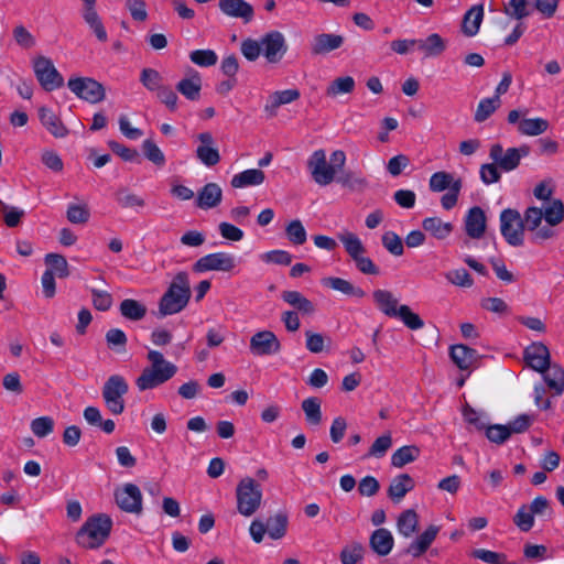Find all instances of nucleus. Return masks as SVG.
Wrapping results in <instances>:
<instances>
[{
	"instance_id": "nucleus-1",
	"label": "nucleus",
	"mask_w": 564,
	"mask_h": 564,
	"mask_svg": "<svg viewBox=\"0 0 564 564\" xmlns=\"http://www.w3.org/2000/svg\"><path fill=\"white\" fill-rule=\"evenodd\" d=\"M564 219V204L561 199H553L543 210L532 206L528 207L523 218L518 210L507 208L500 214V231L506 241L513 247L523 245L524 230L533 234V240L541 242L555 236L553 227Z\"/></svg>"
},
{
	"instance_id": "nucleus-2",
	"label": "nucleus",
	"mask_w": 564,
	"mask_h": 564,
	"mask_svg": "<svg viewBox=\"0 0 564 564\" xmlns=\"http://www.w3.org/2000/svg\"><path fill=\"white\" fill-rule=\"evenodd\" d=\"M147 359L149 366L135 379V387L139 391L155 389L167 382L177 372V367L166 360L163 354L158 350L149 349Z\"/></svg>"
},
{
	"instance_id": "nucleus-3",
	"label": "nucleus",
	"mask_w": 564,
	"mask_h": 564,
	"mask_svg": "<svg viewBox=\"0 0 564 564\" xmlns=\"http://www.w3.org/2000/svg\"><path fill=\"white\" fill-rule=\"evenodd\" d=\"M191 299V284L188 274L178 272L172 280L166 292L160 300L159 312L162 316L173 315L181 312Z\"/></svg>"
},
{
	"instance_id": "nucleus-4",
	"label": "nucleus",
	"mask_w": 564,
	"mask_h": 564,
	"mask_svg": "<svg viewBox=\"0 0 564 564\" xmlns=\"http://www.w3.org/2000/svg\"><path fill=\"white\" fill-rule=\"evenodd\" d=\"M112 519L106 513L89 517L76 535L77 543L89 550L100 547L109 538Z\"/></svg>"
},
{
	"instance_id": "nucleus-5",
	"label": "nucleus",
	"mask_w": 564,
	"mask_h": 564,
	"mask_svg": "<svg viewBox=\"0 0 564 564\" xmlns=\"http://www.w3.org/2000/svg\"><path fill=\"white\" fill-rule=\"evenodd\" d=\"M237 511L243 517L253 516L261 506L262 489L251 477L242 478L236 488Z\"/></svg>"
},
{
	"instance_id": "nucleus-6",
	"label": "nucleus",
	"mask_w": 564,
	"mask_h": 564,
	"mask_svg": "<svg viewBox=\"0 0 564 564\" xmlns=\"http://www.w3.org/2000/svg\"><path fill=\"white\" fill-rule=\"evenodd\" d=\"M129 390L128 382L120 375L110 376L102 387V399L107 409L115 415L124 411V394Z\"/></svg>"
},
{
	"instance_id": "nucleus-7",
	"label": "nucleus",
	"mask_w": 564,
	"mask_h": 564,
	"mask_svg": "<svg viewBox=\"0 0 564 564\" xmlns=\"http://www.w3.org/2000/svg\"><path fill=\"white\" fill-rule=\"evenodd\" d=\"M529 153L528 145L505 150L500 143H495L490 147L489 158L502 172H511L519 166L521 159L528 156Z\"/></svg>"
},
{
	"instance_id": "nucleus-8",
	"label": "nucleus",
	"mask_w": 564,
	"mask_h": 564,
	"mask_svg": "<svg viewBox=\"0 0 564 564\" xmlns=\"http://www.w3.org/2000/svg\"><path fill=\"white\" fill-rule=\"evenodd\" d=\"M528 109H513L509 111L507 120L510 124H517V131L521 135L538 137L543 134L550 127L544 118H527Z\"/></svg>"
},
{
	"instance_id": "nucleus-9",
	"label": "nucleus",
	"mask_w": 564,
	"mask_h": 564,
	"mask_svg": "<svg viewBox=\"0 0 564 564\" xmlns=\"http://www.w3.org/2000/svg\"><path fill=\"white\" fill-rule=\"evenodd\" d=\"M33 70L40 85L46 91H52L63 86L64 79L54 66L53 62L45 56H37L33 59Z\"/></svg>"
},
{
	"instance_id": "nucleus-10",
	"label": "nucleus",
	"mask_w": 564,
	"mask_h": 564,
	"mask_svg": "<svg viewBox=\"0 0 564 564\" xmlns=\"http://www.w3.org/2000/svg\"><path fill=\"white\" fill-rule=\"evenodd\" d=\"M67 86L78 98L97 104L105 99V88L97 80L90 77L69 78Z\"/></svg>"
},
{
	"instance_id": "nucleus-11",
	"label": "nucleus",
	"mask_w": 564,
	"mask_h": 564,
	"mask_svg": "<svg viewBox=\"0 0 564 564\" xmlns=\"http://www.w3.org/2000/svg\"><path fill=\"white\" fill-rule=\"evenodd\" d=\"M307 167L314 182L321 186L329 185L336 176L335 166L326 161L323 149L315 150L307 160Z\"/></svg>"
},
{
	"instance_id": "nucleus-12",
	"label": "nucleus",
	"mask_w": 564,
	"mask_h": 564,
	"mask_svg": "<svg viewBox=\"0 0 564 564\" xmlns=\"http://www.w3.org/2000/svg\"><path fill=\"white\" fill-rule=\"evenodd\" d=\"M237 258L228 252H214L199 258L194 263V271H221L230 272L237 267Z\"/></svg>"
},
{
	"instance_id": "nucleus-13",
	"label": "nucleus",
	"mask_w": 564,
	"mask_h": 564,
	"mask_svg": "<svg viewBox=\"0 0 564 564\" xmlns=\"http://www.w3.org/2000/svg\"><path fill=\"white\" fill-rule=\"evenodd\" d=\"M142 494L134 484H124L115 490L117 506L124 512L140 514L142 512Z\"/></svg>"
},
{
	"instance_id": "nucleus-14",
	"label": "nucleus",
	"mask_w": 564,
	"mask_h": 564,
	"mask_svg": "<svg viewBox=\"0 0 564 564\" xmlns=\"http://www.w3.org/2000/svg\"><path fill=\"white\" fill-rule=\"evenodd\" d=\"M262 54L269 63H279L288 51L285 36L280 31H271L261 39Z\"/></svg>"
},
{
	"instance_id": "nucleus-15",
	"label": "nucleus",
	"mask_w": 564,
	"mask_h": 564,
	"mask_svg": "<svg viewBox=\"0 0 564 564\" xmlns=\"http://www.w3.org/2000/svg\"><path fill=\"white\" fill-rule=\"evenodd\" d=\"M249 349L253 356H272L280 352L281 343L273 332L260 330L251 336Z\"/></svg>"
},
{
	"instance_id": "nucleus-16",
	"label": "nucleus",
	"mask_w": 564,
	"mask_h": 564,
	"mask_svg": "<svg viewBox=\"0 0 564 564\" xmlns=\"http://www.w3.org/2000/svg\"><path fill=\"white\" fill-rule=\"evenodd\" d=\"M197 141L199 142L196 149V158L202 164L207 167H212L219 163L220 154L218 148L215 144V139L210 132H202L197 134Z\"/></svg>"
},
{
	"instance_id": "nucleus-17",
	"label": "nucleus",
	"mask_w": 564,
	"mask_h": 564,
	"mask_svg": "<svg viewBox=\"0 0 564 564\" xmlns=\"http://www.w3.org/2000/svg\"><path fill=\"white\" fill-rule=\"evenodd\" d=\"M344 36L336 33H317L310 41V52L313 56L326 55L338 50L344 44Z\"/></svg>"
},
{
	"instance_id": "nucleus-18",
	"label": "nucleus",
	"mask_w": 564,
	"mask_h": 564,
	"mask_svg": "<svg viewBox=\"0 0 564 564\" xmlns=\"http://www.w3.org/2000/svg\"><path fill=\"white\" fill-rule=\"evenodd\" d=\"M466 235L473 239H480L487 228V217L479 206L469 208L464 218Z\"/></svg>"
},
{
	"instance_id": "nucleus-19",
	"label": "nucleus",
	"mask_w": 564,
	"mask_h": 564,
	"mask_svg": "<svg viewBox=\"0 0 564 564\" xmlns=\"http://www.w3.org/2000/svg\"><path fill=\"white\" fill-rule=\"evenodd\" d=\"M549 348L542 343H532L524 349V360L536 372L544 371L551 362Z\"/></svg>"
},
{
	"instance_id": "nucleus-20",
	"label": "nucleus",
	"mask_w": 564,
	"mask_h": 564,
	"mask_svg": "<svg viewBox=\"0 0 564 564\" xmlns=\"http://www.w3.org/2000/svg\"><path fill=\"white\" fill-rule=\"evenodd\" d=\"M220 11L230 18L241 19L248 23L253 19V8L245 0H219Z\"/></svg>"
},
{
	"instance_id": "nucleus-21",
	"label": "nucleus",
	"mask_w": 564,
	"mask_h": 564,
	"mask_svg": "<svg viewBox=\"0 0 564 564\" xmlns=\"http://www.w3.org/2000/svg\"><path fill=\"white\" fill-rule=\"evenodd\" d=\"M39 118L45 129L55 138H65L68 134V129L52 109L41 107Z\"/></svg>"
},
{
	"instance_id": "nucleus-22",
	"label": "nucleus",
	"mask_w": 564,
	"mask_h": 564,
	"mask_svg": "<svg viewBox=\"0 0 564 564\" xmlns=\"http://www.w3.org/2000/svg\"><path fill=\"white\" fill-rule=\"evenodd\" d=\"M223 198V191L216 183H207L198 192L196 205L202 209H210L218 206Z\"/></svg>"
},
{
	"instance_id": "nucleus-23",
	"label": "nucleus",
	"mask_w": 564,
	"mask_h": 564,
	"mask_svg": "<svg viewBox=\"0 0 564 564\" xmlns=\"http://www.w3.org/2000/svg\"><path fill=\"white\" fill-rule=\"evenodd\" d=\"M372 299L377 307L387 316H397L399 300L391 291L378 289L372 292Z\"/></svg>"
},
{
	"instance_id": "nucleus-24",
	"label": "nucleus",
	"mask_w": 564,
	"mask_h": 564,
	"mask_svg": "<svg viewBox=\"0 0 564 564\" xmlns=\"http://www.w3.org/2000/svg\"><path fill=\"white\" fill-rule=\"evenodd\" d=\"M484 20V6L476 4L473 6L463 18L462 22V31L466 36H475L480 29L481 22Z\"/></svg>"
},
{
	"instance_id": "nucleus-25",
	"label": "nucleus",
	"mask_w": 564,
	"mask_h": 564,
	"mask_svg": "<svg viewBox=\"0 0 564 564\" xmlns=\"http://www.w3.org/2000/svg\"><path fill=\"white\" fill-rule=\"evenodd\" d=\"M453 362L462 370L469 369L477 361V351L466 345H453L449 350Z\"/></svg>"
},
{
	"instance_id": "nucleus-26",
	"label": "nucleus",
	"mask_w": 564,
	"mask_h": 564,
	"mask_svg": "<svg viewBox=\"0 0 564 564\" xmlns=\"http://www.w3.org/2000/svg\"><path fill=\"white\" fill-rule=\"evenodd\" d=\"M414 488V480L408 474L395 476L389 486L388 496L394 502H400Z\"/></svg>"
},
{
	"instance_id": "nucleus-27",
	"label": "nucleus",
	"mask_w": 564,
	"mask_h": 564,
	"mask_svg": "<svg viewBox=\"0 0 564 564\" xmlns=\"http://www.w3.org/2000/svg\"><path fill=\"white\" fill-rule=\"evenodd\" d=\"M264 180L265 175L260 169H249L235 174L230 181V185L234 188L259 186Z\"/></svg>"
},
{
	"instance_id": "nucleus-28",
	"label": "nucleus",
	"mask_w": 564,
	"mask_h": 564,
	"mask_svg": "<svg viewBox=\"0 0 564 564\" xmlns=\"http://www.w3.org/2000/svg\"><path fill=\"white\" fill-rule=\"evenodd\" d=\"M544 382L554 392L560 395L564 391V369L557 364H549L544 371H540Z\"/></svg>"
},
{
	"instance_id": "nucleus-29",
	"label": "nucleus",
	"mask_w": 564,
	"mask_h": 564,
	"mask_svg": "<svg viewBox=\"0 0 564 564\" xmlns=\"http://www.w3.org/2000/svg\"><path fill=\"white\" fill-rule=\"evenodd\" d=\"M417 48L425 57H436L446 50V41L437 33L430 34L426 39H416Z\"/></svg>"
},
{
	"instance_id": "nucleus-30",
	"label": "nucleus",
	"mask_w": 564,
	"mask_h": 564,
	"mask_svg": "<svg viewBox=\"0 0 564 564\" xmlns=\"http://www.w3.org/2000/svg\"><path fill=\"white\" fill-rule=\"evenodd\" d=\"M300 91L297 89H285L275 91L268 98V101L264 106V111L270 116H274L276 113V109L294 100L299 99Z\"/></svg>"
},
{
	"instance_id": "nucleus-31",
	"label": "nucleus",
	"mask_w": 564,
	"mask_h": 564,
	"mask_svg": "<svg viewBox=\"0 0 564 564\" xmlns=\"http://www.w3.org/2000/svg\"><path fill=\"white\" fill-rule=\"evenodd\" d=\"M176 89L188 100H198L202 89V78L197 72H194L189 77L181 79Z\"/></svg>"
},
{
	"instance_id": "nucleus-32",
	"label": "nucleus",
	"mask_w": 564,
	"mask_h": 564,
	"mask_svg": "<svg viewBox=\"0 0 564 564\" xmlns=\"http://www.w3.org/2000/svg\"><path fill=\"white\" fill-rule=\"evenodd\" d=\"M438 533V528L430 525L422 534H420L408 547V553L413 557L421 556L432 544Z\"/></svg>"
},
{
	"instance_id": "nucleus-33",
	"label": "nucleus",
	"mask_w": 564,
	"mask_h": 564,
	"mask_svg": "<svg viewBox=\"0 0 564 564\" xmlns=\"http://www.w3.org/2000/svg\"><path fill=\"white\" fill-rule=\"evenodd\" d=\"M322 284L348 296L362 297L365 295L362 289L355 286L350 281L341 278H324L322 279Z\"/></svg>"
},
{
	"instance_id": "nucleus-34",
	"label": "nucleus",
	"mask_w": 564,
	"mask_h": 564,
	"mask_svg": "<svg viewBox=\"0 0 564 564\" xmlns=\"http://www.w3.org/2000/svg\"><path fill=\"white\" fill-rule=\"evenodd\" d=\"M370 545L378 555L384 556L393 547V536L387 529H377L370 538Z\"/></svg>"
},
{
	"instance_id": "nucleus-35",
	"label": "nucleus",
	"mask_w": 564,
	"mask_h": 564,
	"mask_svg": "<svg viewBox=\"0 0 564 564\" xmlns=\"http://www.w3.org/2000/svg\"><path fill=\"white\" fill-rule=\"evenodd\" d=\"M337 238L343 243L346 252L351 258V260L359 257L360 254L366 253V248L360 238L356 234L348 230H343L337 234Z\"/></svg>"
},
{
	"instance_id": "nucleus-36",
	"label": "nucleus",
	"mask_w": 564,
	"mask_h": 564,
	"mask_svg": "<svg viewBox=\"0 0 564 564\" xmlns=\"http://www.w3.org/2000/svg\"><path fill=\"white\" fill-rule=\"evenodd\" d=\"M422 227L438 240L446 239L453 231L451 223L443 221L438 217H427L422 221Z\"/></svg>"
},
{
	"instance_id": "nucleus-37",
	"label": "nucleus",
	"mask_w": 564,
	"mask_h": 564,
	"mask_svg": "<svg viewBox=\"0 0 564 564\" xmlns=\"http://www.w3.org/2000/svg\"><path fill=\"white\" fill-rule=\"evenodd\" d=\"M82 17L98 41L106 42L108 40L106 28L96 10V7L88 10H82Z\"/></svg>"
},
{
	"instance_id": "nucleus-38",
	"label": "nucleus",
	"mask_w": 564,
	"mask_h": 564,
	"mask_svg": "<svg viewBox=\"0 0 564 564\" xmlns=\"http://www.w3.org/2000/svg\"><path fill=\"white\" fill-rule=\"evenodd\" d=\"M420 448L415 445H405L398 448L391 456V465L401 468L406 464L416 460L420 456Z\"/></svg>"
},
{
	"instance_id": "nucleus-39",
	"label": "nucleus",
	"mask_w": 564,
	"mask_h": 564,
	"mask_svg": "<svg viewBox=\"0 0 564 564\" xmlns=\"http://www.w3.org/2000/svg\"><path fill=\"white\" fill-rule=\"evenodd\" d=\"M281 297L303 314H312L315 311L313 303L297 291H284Z\"/></svg>"
},
{
	"instance_id": "nucleus-40",
	"label": "nucleus",
	"mask_w": 564,
	"mask_h": 564,
	"mask_svg": "<svg viewBox=\"0 0 564 564\" xmlns=\"http://www.w3.org/2000/svg\"><path fill=\"white\" fill-rule=\"evenodd\" d=\"M337 182L352 191V192H362L368 187V181L367 178L360 174L352 171L344 172L338 178Z\"/></svg>"
},
{
	"instance_id": "nucleus-41",
	"label": "nucleus",
	"mask_w": 564,
	"mask_h": 564,
	"mask_svg": "<svg viewBox=\"0 0 564 564\" xmlns=\"http://www.w3.org/2000/svg\"><path fill=\"white\" fill-rule=\"evenodd\" d=\"M458 178H455L453 174L444 171L435 172L431 175L429 181V187L434 193H440L445 189H452L455 182Z\"/></svg>"
},
{
	"instance_id": "nucleus-42",
	"label": "nucleus",
	"mask_w": 564,
	"mask_h": 564,
	"mask_svg": "<svg viewBox=\"0 0 564 564\" xmlns=\"http://www.w3.org/2000/svg\"><path fill=\"white\" fill-rule=\"evenodd\" d=\"M120 313L128 319L140 321L145 316L147 307L135 300L126 299L120 303Z\"/></svg>"
},
{
	"instance_id": "nucleus-43",
	"label": "nucleus",
	"mask_w": 564,
	"mask_h": 564,
	"mask_svg": "<svg viewBox=\"0 0 564 564\" xmlns=\"http://www.w3.org/2000/svg\"><path fill=\"white\" fill-rule=\"evenodd\" d=\"M417 523L416 512L412 509L405 510L398 519V531L403 536L409 538L416 531Z\"/></svg>"
},
{
	"instance_id": "nucleus-44",
	"label": "nucleus",
	"mask_w": 564,
	"mask_h": 564,
	"mask_svg": "<svg viewBox=\"0 0 564 564\" xmlns=\"http://www.w3.org/2000/svg\"><path fill=\"white\" fill-rule=\"evenodd\" d=\"M446 281L457 288L469 289L474 285V279L464 268L453 269L444 273Z\"/></svg>"
},
{
	"instance_id": "nucleus-45",
	"label": "nucleus",
	"mask_w": 564,
	"mask_h": 564,
	"mask_svg": "<svg viewBox=\"0 0 564 564\" xmlns=\"http://www.w3.org/2000/svg\"><path fill=\"white\" fill-rule=\"evenodd\" d=\"M503 12L511 19L521 21L531 14L529 0H509L505 6Z\"/></svg>"
},
{
	"instance_id": "nucleus-46",
	"label": "nucleus",
	"mask_w": 564,
	"mask_h": 564,
	"mask_svg": "<svg viewBox=\"0 0 564 564\" xmlns=\"http://www.w3.org/2000/svg\"><path fill=\"white\" fill-rule=\"evenodd\" d=\"M116 199L122 208L139 210L145 206V200L128 188H119L116 193Z\"/></svg>"
},
{
	"instance_id": "nucleus-47",
	"label": "nucleus",
	"mask_w": 564,
	"mask_h": 564,
	"mask_svg": "<svg viewBox=\"0 0 564 564\" xmlns=\"http://www.w3.org/2000/svg\"><path fill=\"white\" fill-rule=\"evenodd\" d=\"M500 104L501 100L494 96L481 99L475 112V121L482 122L487 120L500 107Z\"/></svg>"
},
{
	"instance_id": "nucleus-48",
	"label": "nucleus",
	"mask_w": 564,
	"mask_h": 564,
	"mask_svg": "<svg viewBox=\"0 0 564 564\" xmlns=\"http://www.w3.org/2000/svg\"><path fill=\"white\" fill-rule=\"evenodd\" d=\"M302 409L308 424L318 425L322 421L321 401L311 397L302 402Z\"/></svg>"
},
{
	"instance_id": "nucleus-49",
	"label": "nucleus",
	"mask_w": 564,
	"mask_h": 564,
	"mask_svg": "<svg viewBox=\"0 0 564 564\" xmlns=\"http://www.w3.org/2000/svg\"><path fill=\"white\" fill-rule=\"evenodd\" d=\"M141 84L149 90L158 93L164 85L161 74L154 68H143L140 73Z\"/></svg>"
},
{
	"instance_id": "nucleus-50",
	"label": "nucleus",
	"mask_w": 564,
	"mask_h": 564,
	"mask_svg": "<svg viewBox=\"0 0 564 564\" xmlns=\"http://www.w3.org/2000/svg\"><path fill=\"white\" fill-rule=\"evenodd\" d=\"M395 317L401 319L402 323L412 330L421 329L424 326V322L419 314L412 312L405 304L399 306Z\"/></svg>"
},
{
	"instance_id": "nucleus-51",
	"label": "nucleus",
	"mask_w": 564,
	"mask_h": 564,
	"mask_svg": "<svg viewBox=\"0 0 564 564\" xmlns=\"http://www.w3.org/2000/svg\"><path fill=\"white\" fill-rule=\"evenodd\" d=\"M265 527L271 539H282L286 533L288 518L283 514H276L268 519Z\"/></svg>"
},
{
	"instance_id": "nucleus-52",
	"label": "nucleus",
	"mask_w": 564,
	"mask_h": 564,
	"mask_svg": "<svg viewBox=\"0 0 564 564\" xmlns=\"http://www.w3.org/2000/svg\"><path fill=\"white\" fill-rule=\"evenodd\" d=\"M355 88V79L351 76L338 77L327 87L326 94L336 97L341 94H349Z\"/></svg>"
},
{
	"instance_id": "nucleus-53",
	"label": "nucleus",
	"mask_w": 564,
	"mask_h": 564,
	"mask_svg": "<svg viewBox=\"0 0 564 564\" xmlns=\"http://www.w3.org/2000/svg\"><path fill=\"white\" fill-rule=\"evenodd\" d=\"M288 239L296 246L303 245L307 239L306 230L299 219L290 221L285 228Z\"/></svg>"
},
{
	"instance_id": "nucleus-54",
	"label": "nucleus",
	"mask_w": 564,
	"mask_h": 564,
	"mask_svg": "<svg viewBox=\"0 0 564 564\" xmlns=\"http://www.w3.org/2000/svg\"><path fill=\"white\" fill-rule=\"evenodd\" d=\"M45 262L50 267L48 270L53 271L54 275L56 274L58 278L68 276V263L63 256L57 253H48L45 257Z\"/></svg>"
},
{
	"instance_id": "nucleus-55",
	"label": "nucleus",
	"mask_w": 564,
	"mask_h": 564,
	"mask_svg": "<svg viewBox=\"0 0 564 564\" xmlns=\"http://www.w3.org/2000/svg\"><path fill=\"white\" fill-rule=\"evenodd\" d=\"M189 59L199 67H209L217 63L218 56L213 50H195L189 53Z\"/></svg>"
},
{
	"instance_id": "nucleus-56",
	"label": "nucleus",
	"mask_w": 564,
	"mask_h": 564,
	"mask_svg": "<svg viewBox=\"0 0 564 564\" xmlns=\"http://www.w3.org/2000/svg\"><path fill=\"white\" fill-rule=\"evenodd\" d=\"M66 217L72 224H86L89 220L90 213L86 204H69Z\"/></svg>"
},
{
	"instance_id": "nucleus-57",
	"label": "nucleus",
	"mask_w": 564,
	"mask_h": 564,
	"mask_svg": "<svg viewBox=\"0 0 564 564\" xmlns=\"http://www.w3.org/2000/svg\"><path fill=\"white\" fill-rule=\"evenodd\" d=\"M30 429L36 437H46L54 430V420L51 416L36 417L32 420Z\"/></svg>"
},
{
	"instance_id": "nucleus-58",
	"label": "nucleus",
	"mask_w": 564,
	"mask_h": 564,
	"mask_svg": "<svg viewBox=\"0 0 564 564\" xmlns=\"http://www.w3.org/2000/svg\"><path fill=\"white\" fill-rule=\"evenodd\" d=\"M144 156L158 166L165 164V155L162 150L151 140L147 139L142 143Z\"/></svg>"
},
{
	"instance_id": "nucleus-59",
	"label": "nucleus",
	"mask_w": 564,
	"mask_h": 564,
	"mask_svg": "<svg viewBox=\"0 0 564 564\" xmlns=\"http://www.w3.org/2000/svg\"><path fill=\"white\" fill-rule=\"evenodd\" d=\"M392 446V437L390 433H386L376 438L369 448L368 456L381 458L383 457L389 448Z\"/></svg>"
},
{
	"instance_id": "nucleus-60",
	"label": "nucleus",
	"mask_w": 564,
	"mask_h": 564,
	"mask_svg": "<svg viewBox=\"0 0 564 564\" xmlns=\"http://www.w3.org/2000/svg\"><path fill=\"white\" fill-rule=\"evenodd\" d=\"M382 245L393 256L400 257L403 254L404 248L402 239L393 231L383 234Z\"/></svg>"
},
{
	"instance_id": "nucleus-61",
	"label": "nucleus",
	"mask_w": 564,
	"mask_h": 564,
	"mask_svg": "<svg viewBox=\"0 0 564 564\" xmlns=\"http://www.w3.org/2000/svg\"><path fill=\"white\" fill-rule=\"evenodd\" d=\"M485 430L487 438L496 444H502L510 437V429L507 425H487Z\"/></svg>"
},
{
	"instance_id": "nucleus-62",
	"label": "nucleus",
	"mask_w": 564,
	"mask_h": 564,
	"mask_svg": "<svg viewBox=\"0 0 564 564\" xmlns=\"http://www.w3.org/2000/svg\"><path fill=\"white\" fill-rule=\"evenodd\" d=\"M529 509H530L531 513L533 514V517L539 516V517H542L545 520H547V519H551L553 516V510L550 506V502L543 496H539V497L534 498L533 501L531 502Z\"/></svg>"
},
{
	"instance_id": "nucleus-63",
	"label": "nucleus",
	"mask_w": 564,
	"mask_h": 564,
	"mask_svg": "<svg viewBox=\"0 0 564 564\" xmlns=\"http://www.w3.org/2000/svg\"><path fill=\"white\" fill-rule=\"evenodd\" d=\"M364 549L361 544L354 543L345 546L340 553V561L343 564H357L361 561Z\"/></svg>"
},
{
	"instance_id": "nucleus-64",
	"label": "nucleus",
	"mask_w": 564,
	"mask_h": 564,
	"mask_svg": "<svg viewBox=\"0 0 564 564\" xmlns=\"http://www.w3.org/2000/svg\"><path fill=\"white\" fill-rule=\"evenodd\" d=\"M305 337H306V343H305L306 349L313 354L322 352L325 348L326 340L329 341V339L326 338L324 335H322L319 333H314L312 330H306Z\"/></svg>"
}]
</instances>
